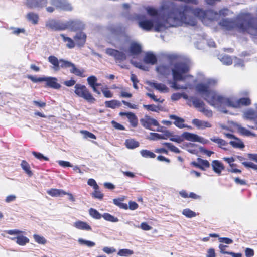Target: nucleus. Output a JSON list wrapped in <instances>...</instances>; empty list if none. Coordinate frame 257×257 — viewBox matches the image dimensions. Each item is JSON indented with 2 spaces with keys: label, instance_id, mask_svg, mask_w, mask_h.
<instances>
[{
  "label": "nucleus",
  "instance_id": "obj_1",
  "mask_svg": "<svg viewBox=\"0 0 257 257\" xmlns=\"http://www.w3.org/2000/svg\"><path fill=\"white\" fill-rule=\"evenodd\" d=\"M217 82L214 79H208L205 83H200L196 85V91L209 104L214 107H220L223 104L237 108V101H234L229 99L217 94L212 89L217 85Z\"/></svg>",
  "mask_w": 257,
  "mask_h": 257
},
{
  "label": "nucleus",
  "instance_id": "obj_2",
  "mask_svg": "<svg viewBox=\"0 0 257 257\" xmlns=\"http://www.w3.org/2000/svg\"><path fill=\"white\" fill-rule=\"evenodd\" d=\"M186 6L173 8L166 16L162 14V28L176 27L183 23H188Z\"/></svg>",
  "mask_w": 257,
  "mask_h": 257
},
{
  "label": "nucleus",
  "instance_id": "obj_3",
  "mask_svg": "<svg viewBox=\"0 0 257 257\" xmlns=\"http://www.w3.org/2000/svg\"><path fill=\"white\" fill-rule=\"evenodd\" d=\"M190 67L189 65L185 62L176 63L172 69V80L170 81V87L175 90L186 89V85H180L177 82L184 81L186 79V74L189 72Z\"/></svg>",
  "mask_w": 257,
  "mask_h": 257
},
{
  "label": "nucleus",
  "instance_id": "obj_4",
  "mask_svg": "<svg viewBox=\"0 0 257 257\" xmlns=\"http://www.w3.org/2000/svg\"><path fill=\"white\" fill-rule=\"evenodd\" d=\"M236 26L242 32L257 36V18L252 17L248 14H243L238 17Z\"/></svg>",
  "mask_w": 257,
  "mask_h": 257
},
{
  "label": "nucleus",
  "instance_id": "obj_5",
  "mask_svg": "<svg viewBox=\"0 0 257 257\" xmlns=\"http://www.w3.org/2000/svg\"><path fill=\"white\" fill-rule=\"evenodd\" d=\"M49 62L53 65V69L57 71L60 68H70V72L74 74L76 76L84 77L83 75L84 71L83 69H79L76 67L75 65L70 61H66L63 59L59 60L57 57L54 56H50L48 58Z\"/></svg>",
  "mask_w": 257,
  "mask_h": 257
},
{
  "label": "nucleus",
  "instance_id": "obj_6",
  "mask_svg": "<svg viewBox=\"0 0 257 257\" xmlns=\"http://www.w3.org/2000/svg\"><path fill=\"white\" fill-rule=\"evenodd\" d=\"M147 13L153 17V20H143L139 22V26L143 29L145 30H150L152 28L156 32H160L161 30V21L158 11L156 9L152 7H147L146 8Z\"/></svg>",
  "mask_w": 257,
  "mask_h": 257
},
{
  "label": "nucleus",
  "instance_id": "obj_7",
  "mask_svg": "<svg viewBox=\"0 0 257 257\" xmlns=\"http://www.w3.org/2000/svg\"><path fill=\"white\" fill-rule=\"evenodd\" d=\"M5 233L10 235H15L16 237H9L11 240L15 241L17 244L21 246H25L29 242V239L23 235L24 231L19 229L5 230Z\"/></svg>",
  "mask_w": 257,
  "mask_h": 257
},
{
  "label": "nucleus",
  "instance_id": "obj_8",
  "mask_svg": "<svg viewBox=\"0 0 257 257\" xmlns=\"http://www.w3.org/2000/svg\"><path fill=\"white\" fill-rule=\"evenodd\" d=\"M74 93L89 103H94L95 99L90 93L87 88L83 85L77 84L74 86Z\"/></svg>",
  "mask_w": 257,
  "mask_h": 257
},
{
  "label": "nucleus",
  "instance_id": "obj_9",
  "mask_svg": "<svg viewBox=\"0 0 257 257\" xmlns=\"http://www.w3.org/2000/svg\"><path fill=\"white\" fill-rule=\"evenodd\" d=\"M48 4V0H27V6L32 9L38 8L39 9L46 7V10L48 12L52 13L54 11V8L53 7H46Z\"/></svg>",
  "mask_w": 257,
  "mask_h": 257
},
{
  "label": "nucleus",
  "instance_id": "obj_10",
  "mask_svg": "<svg viewBox=\"0 0 257 257\" xmlns=\"http://www.w3.org/2000/svg\"><path fill=\"white\" fill-rule=\"evenodd\" d=\"M45 26L48 30L58 31L65 30L66 25L61 21L50 19L46 22Z\"/></svg>",
  "mask_w": 257,
  "mask_h": 257
},
{
  "label": "nucleus",
  "instance_id": "obj_11",
  "mask_svg": "<svg viewBox=\"0 0 257 257\" xmlns=\"http://www.w3.org/2000/svg\"><path fill=\"white\" fill-rule=\"evenodd\" d=\"M141 124L145 127L151 130L159 131L160 127L158 122L154 119L148 116H145L140 120Z\"/></svg>",
  "mask_w": 257,
  "mask_h": 257
},
{
  "label": "nucleus",
  "instance_id": "obj_12",
  "mask_svg": "<svg viewBox=\"0 0 257 257\" xmlns=\"http://www.w3.org/2000/svg\"><path fill=\"white\" fill-rule=\"evenodd\" d=\"M106 53L108 55L114 57L116 61H122L126 59V55L123 52H120L117 50L108 48L106 49Z\"/></svg>",
  "mask_w": 257,
  "mask_h": 257
},
{
  "label": "nucleus",
  "instance_id": "obj_13",
  "mask_svg": "<svg viewBox=\"0 0 257 257\" xmlns=\"http://www.w3.org/2000/svg\"><path fill=\"white\" fill-rule=\"evenodd\" d=\"M66 29L69 28L72 30L76 31L82 30L84 28V24L80 20H71L65 23Z\"/></svg>",
  "mask_w": 257,
  "mask_h": 257
},
{
  "label": "nucleus",
  "instance_id": "obj_14",
  "mask_svg": "<svg viewBox=\"0 0 257 257\" xmlns=\"http://www.w3.org/2000/svg\"><path fill=\"white\" fill-rule=\"evenodd\" d=\"M162 139H169L170 140L180 143L182 142V137H179V135H174L173 133L162 128Z\"/></svg>",
  "mask_w": 257,
  "mask_h": 257
},
{
  "label": "nucleus",
  "instance_id": "obj_15",
  "mask_svg": "<svg viewBox=\"0 0 257 257\" xmlns=\"http://www.w3.org/2000/svg\"><path fill=\"white\" fill-rule=\"evenodd\" d=\"M187 104L190 106L193 105L196 108L198 109L199 110L205 105L203 101L193 96L189 97Z\"/></svg>",
  "mask_w": 257,
  "mask_h": 257
},
{
  "label": "nucleus",
  "instance_id": "obj_16",
  "mask_svg": "<svg viewBox=\"0 0 257 257\" xmlns=\"http://www.w3.org/2000/svg\"><path fill=\"white\" fill-rule=\"evenodd\" d=\"M187 104L190 106L193 105L196 108L198 109L199 110L205 105L203 101L193 96L189 97Z\"/></svg>",
  "mask_w": 257,
  "mask_h": 257
},
{
  "label": "nucleus",
  "instance_id": "obj_17",
  "mask_svg": "<svg viewBox=\"0 0 257 257\" xmlns=\"http://www.w3.org/2000/svg\"><path fill=\"white\" fill-rule=\"evenodd\" d=\"M44 81L46 82V85L56 89L60 88L61 85L57 83V79L55 77H44Z\"/></svg>",
  "mask_w": 257,
  "mask_h": 257
},
{
  "label": "nucleus",
  "instance_id": "obj_18",
  "mask_svg": "<svg viewBox=\"0 0 257 257\" xmlns=\"http://www.w3.org/2000/svg\"><path fill=\"white\" fill-rule=\"evenodd\" d=\"M211 166L213 171L220 175L222 170H224V166L223 164L219 160H215L212 162Z\"/></svg>",
  "mask_w": 257,
  "mask_h": 257
},
{
  "label": "nucleus",
  "instance_id": "obj_19",
  "mask_svg": "<svg viewBox=\"0 0 257 257\" xmlns=\"http://www.w3.org/2000/svg\"><path fill=\"white\" fill-rule=\"evenodd\" d=\"M74 39L77 45L82 46L85 43L86 35L84 33L79 32L77 33L74 37Z\"/></svg>",
  "mask_w": 257,
  "mask_h": 257
},
{
  "label": "nucleus",
  "instance_id": "obj_20",
  "mask_svg": "<svg viewBox=\"0 0 257 257\" xmlns=\"http://www.w3.org/2000/svg\"><path fill=\"white\" fill-rule=\"evenodd\" d=\"M73 226L76 228L80 230L90 231L91 227L86 222L81 220H77L73 223Z\"/></svg>",
  "mask_w": 257,
  "mask_h": 257
},
{
  "label": "nucleus",
  "instance_id": "obj_21",
  "mask_svg": "<svg viewBox=\"0 0 257 257\" xmlns=\"http://www.w3.org/2000/svg\"><path fill=\"white\" fill-rule=\"evenodd\" d=\"M179 137H182V142L185 139L188 141L194 142L200 141V137L198 135L187 132H184L182 135H179Z\"/></svg>",
  "mask_w": 257,
  "mask_h": 257
},
{
  "label": "nucleus",
  "instance_id": "obj_22",
  "mask_svg": "<svg viewBox=\"0 0 257 257\" xmlns=\"http://www.w3.org/2000/svg\"><path fill=\"white\" fill-rule=\"evenodd\" d=\"M192 123L198 128L203 130L207 127H211L212 125L208 121L201 120L198 119H194L192 120Z\"/></svg>",
  "mask_w": 257,
  "mask_h": 257
},
{
  "label": "nucleus",
  "instance_id": "obj_23",
  "mask_svg": "<svg viewBox=\"0 0 257 257\" xmlns=\"http://www.w3.org/2000/svg\"><path fill=\"white\" fill-rule=\"evenodd\" d=\"M120 116H126L129 119L130 122L133 127H136L138 124V119L134 113L132 112H121L119 113Z\"/></svg>",
  "mask_w": 257,
  "mask_h": 257
},
{
  "label": "nucleus",
  "instance_id": "obj_24",
  "mask_svg": "<svg viewBox=\"0 0 257 257\" xmlns=\"http://www.w3.org/2000/svg\"><path fill=\"white\" fill-rule=\"evenodd\" d=\"M192 13L193 15L198 17L202 21L204 20L207 15V11L199 8H197L193 9Z\"/></svg>",
  "mask_w": 257,
  "mask_h": 257
},
{
  "label": "nucleus",
  "instance_id": "obj_25",
  "mask_svg": "<svg viewBox=\"0 0 257 257\" xmlns=\"http://www.w3.org/2000/svg\"><path fill=\"white\" fill-rule=\"evenodd\" d=\"M143 61L146 64L154 65L157 62V58L156 56L152 53L147 52L145 55Z\"/></svg>",
  "mask_w": 257,
  "mask_h": 257
},
{
  "label": "nucleus",
  "instance_id": "obj_26",
  "mask_svg": "<svg viewBox=\"0 0 257 257\" xmlns=\"http://www.w3.org/2000/svg\"><path fill=\"white\" fill-rule=\"evenodd\" d=\"M141 52V46L136 43H132L129 49L130 55L135 56L138 55Z\"/></svg>",
  "mask_w": 257,
  "mask_h": 257
},
{
  "label": "nucleus",
  "instance_id": "obj_27",
  "mask_svg": "<svg viewBox=\"0 0 257 257\" xmlns=\"http://www.w3.org/2000/svg\"><path fill=\"white\" fill-rule=\"evenodd\" d=\"M170 118L172 119L175 120L173 123L177 127L182 128L186 126L184 124L185 120L183 118L179 117L175 115H171L170 116Z\"/></svg>",
  "mask_w": 257,
  "mask_h": 257
},
{
  "label": "nucleus",
  "instance_id": "obj_28",
  "mask_svg": "<svg viewBox=\"0 0 257 257\" xmlns=\"http://www.w3.org/2000/svg\"><path fill=\"white\" fill-rule=\"evenodd\" d=\"M211 141L218 145V147L224 150H227L225 146H227L228 143L224 140L218 137H213L210 139Z\"/></svg>",
  "mask_w": 257,
  "mask_h": 257
},
{
  "label": "nucleus",
  "instance_id": "obj_29",
  "mask_svg": "<svg viewBox=\"0 0 257 257\" xmlns=\"http://www.w3.org/2000/svg\"><path fill=\"white\" fill-rule=\"evenodd\" d=\"M234 148L243 149L245 145L241 139L236 137L229 143Z\"/></svg>",
  "mask_w": 257,
  "mask_h": 257
},
{
  "label": "nucleus",
  "instance_id": "obj_30",
  "mask_svg": "<svg viewBox=\"0 0 257 257\" xmlns=\"http://www.w3.org/2000/svg\"><path fill=\"white\" fill-rule=\"evenodd\" d=\"M245 117L248 120L254 121L255 123L257 121V114L253 110H248L244 113Z\"/></svg>",
  "mask_w": 257,
  "mask_h": 257
},
{
  "label": "nucleus",
  "instance_id": "obj_31",
  "mask_svg": "<svg viewBox=\"0 0 257 257\" xmlns=\"http://www.w3.org/2000/svg\"><path fill=\"white\" fill-rule=\"evenodd\" d=\"M28 20L33 24H37L38 22L39 16L37 14L30 12L27 14L26 16Z\"/></svg>",
  "mask_w": 257,
  "mask_h": 257
},
{
  "label": "nucleus",
  "instance_id": "obj_32",
  "mask_svg": "<svg viewBox=\"0 0 257 257\" xmlns=\"http://www.w3.org/2000/svg\"><path fill=\"white\" fill-rule=\"evenodd\" d=\"M236 101L237 108L242 106H248L251 104V100L248 97L240 98Z\"/></svg>",
  "mask_w": 257,
  "mask_h": 257
},
{
  "label": "nucleus",
  "instance_id": "obj_33",
  "mask_svg": "<svg viewBox=\"0 0 257 257\" xmlns=\"http://www.w3.org/2000/svg\"><path fill=\"white\" fill-rule=\"evenodd\" d=\"M105 106L107 107L115 109L119 107L121 105V102L117 100H112L111 101H107L105 102Z\"/></svg>",
  "mask_w": 257,
  "mask_h": 257
},
{
  "label": "nucleus",
  "instance_id": "obj_34",
  "mask_svg": "<svg viewBox=\"0 0 257 257\" xmlns=\"http://www.w3.org/2000/svg\"><path fill=\"white\" fill-rule=\"evenodd\" d=\"M219 24L221 27L227 30H230L233 28V22L228 19H223Z\"/></svg>",
  "mask_w": 257,
  "mask_h": 257
},
{
  "label": "nucleus",
  "instance_id": "obj_35",
  "mask_svg": "<svg viewBox=\"0 0 257 257\" xmlns=\"http://www.w3.org/2000/svg\"><path fill=\"white\" fill-rule=\"evenodd\" d=\"M47 193L52 197H57L65 193V192L61 189H51L47 191Z\"/></svg>",
  "mask_w": 257,
  "mask_h": 257
},
{
  "label": "nucleus",
  "instance_id": "obj_36",
  "mask_svg": "<svg viewBox=\"0 0 257 257\" xmlns=\"http://www.w3.org/2000/svg\"><path fill=\"white\" fill-rule=\"evenodd\" d=\"M238 131L239 133L244 136H253L255 137L256 135L251 132L250 131L248 130L247 128L242 127L241 126H238L237 127Z\"/></svg>",
  "mask_w": 257,
  "mask_h": 257
},
{
  "label": "nucleus",
  "instance_id": "obj_37",
  "mask_svg": "<svg viewBox=\"0 0 257 257\" xmlns=\"http://www.w3.org/2000/svg\"><path fill=\"white\" fill-rule=\"evenodd\" d=\"M60 36L62 38L63 40L67 42L66 46L68 48L71 49L74 47L75 43L71 38L65 36L64 34H61Z\"/></svg>",
  "mask_w": 257,
  "mask_h": 257
},
{
  "label": "nucleus",
  "instance_id": "obj_38",
  "mask_svg": "<svg viewBox=\"0 0 257 257\" xmlns=\"http://www.w3.org/2000/svg\"><path fill=\"white\" fill-rule=\"evenodd\" d=\"M125 145L127 148L134 149L139 146V143L134 139H130L125 141Z\"/></svg>",
  "mask_w": 257,
  "mask_h": 257
},
{
  "label": "nucleus",
  "instance_id": "obj_39",
  "mask_svg": "<svg viewBox=\"0 0 257 257\" xmlns=\"http://www.w3.org/2000/svg\"><path fill=\"white\" fill-rule=\"evenodd\" d=\"M133 253L134 252L132 250L128 249H121L118 251L117 255L120 256L128 257L133 254Z\"/></svg>",
  "mask_w": 257,
  "mask_h": 257
},
{
  "label": "nucleus",
  "instance_id": "obj_40",
  "mask_svg": "<svg viewBox=\"0 0 257 257\" xmlns=\"http://www.w3.org/2000/svg\"><path fill=\"white\" fill-rule=\"evenodd\" d=\"M78 242L80 245H85L88 247H92L95 245V242L90 240H85L82 238H79Z\"/></svg>",
  "mask_w": 257,
  "mask_h": 257
},
{
  "label": "nucleus",
  "instance_id": "obj_41",
  "mask_svg": "<svg viewBox=\"0 0 257 257\" xmlns=\"http://www.w3.org/2000/svg\"><path fill=\"white\" fill-rule=\"evenodd\" d=\"M21 165L23 169L29 176H31L32 175L33 173L30 170V165L26 161L23 160L21 162Z\"/></svg>",
  "mask_w": 257,
  "mask_h": 257
},
{
  "label": "nucleus",
  "instance_id": "obj_42",
  "mask_svg": "<svg viewBox=\"0 0 257 257\" xmlns=\"http://www.w3.org/2000/svg\"><path fill=\"white\" fill-rule=\"evenodd\" d=\"M33 238L36 242L38 244L44 245L47 243V240L42 236L35 234Z\"/></svg>",
  "mask_w": 257,
  "mask_h": 257
},
{
  "label": "nucleus",
  "instance_id": "obj_43",
  "mask_svg": "<svg viewBox=\"0 0 257 257\" xmlns=\"http://www.w3.org/2000/svg\"><path fill=\"white\" fill-rule=\"evenodd\" d=\"M162 144L171 152L176 153H179L180 152V150L171 143H163Z\"/></svg>",
  "mask_w": 257,
  "mask_h": 257
},
{
  "label": "nucleus",
  "instance_id": "obj_44",
  "mask_svg": "<svg viewBox=\"0 0 257 257\" xmlns=\"http://www.w3.org/2000/svg\"><path fill=\"white\" fill-rule=\"evenodd\" d=\"M60 9L64 11H71L73 10V7L69 2L65 0H63Z\"/></svg>",
  "mask_w": 257,
  "mask_h": 257
},
{
  "label": "nucleus",
  "instance_id": "obj_45",
  "mask_svg": "<svg viewBox=\"0 0 257 257\" xmlns=\"http://www.w3.org/2000/svg\"><path fill=\"white\" fill-rule=\"evenodd\" d=\"M140 154L143 157L146 158H154L156 156V155L154 153L147 150H141Z\"/></svg>",
  "mask_w": 257,
  "mask_h": 257
},
{
  "label": "nucleus",
  "instance_id": "obj_46",
  "mask_svg": "<svg viewBox=\"0 0 257 257\" xmlns=\"http://www.w3.org/2000/svg\"><path fill=\"white\" fill-rule=\"evenodd\" d=\"M197 161L199 163L200 166L201 167L200 169L202 170H205L206 168H209L210 163L207 160L198 158Z\"/></svg>",
  "mask_w": 257,
  "mask_h": 257
},
{
  "label": "nucleus",
  "instance_id": "obj_47",
  "mask_svg": "<svg viewBox=\"0 0 257 257\" xmlns=\"http://www.w3.org/2000/svg\"><path fill=\"white\" fill-rule=\"evenodd\" d=\"M102 217L105 220L112 222H117L118 221L117 218L115 217L109 213H104L102 215Z\"/></svg>",
  "mask_w": 257,
  "mask_h": 257
},
{
  "label": "nucleus",
  "instance_id": "obj_48",
  "mask_svg": "<svg viewBox=\"0 0 257 257\" xmlns=\"http://www.w3.org/2000/svg\"><path fill=\"white\" fill-rule=\"evenodd\" d=\"M89 213L91 217L96 219H100L102 216L96 209L93 208H90L89 210Z\"/></svg>",
  "mask_w": 257,
  "mask_h": 257
},
{
  "label": "nucleus",
  "instance_id": "obj_49",
  "mask_svg": "<svg viewBox=\"0 0 257 257\" xmlns=\"http://www.w3.org/2000/svg\"><path fill=\"white\" fill-rule=\"evenodd\" d=\"M182 214L188 218H192L196 216V213L190 209H184L183 210Z\"/></svg>",
  "mask_w": 257,
  "mask_h": 257
},
{
  "label": "nucleus",
  "instance_id": "obj_50",
  "mask_svg": "<svg viewBox=\"0 0 257 257\" xmlns=\"http://www.w3.org/2000/svg\"><path fill=\"white\" fill-rule=\"evenodd\" d=\"M221 62L225 65H230L232 64V59L231 57L228 55H224L221 59Z\"/></svg>",
  "mask_w": 257,
  "mask_h": 257
},
{
  "label": "nucleus",
  "instance_id": "obj_51",
  "mask_svg": "<svg viewBox=\"0 0 257 257\" xmlns=\"http://www.w3.org/2000/svg\"><path fill=\"white\" fill-rule=\"evenodd\" d=\"M131 63L135 67L142 69L145 71H148L149 70V67L144 65L141 62H137L136 61H134L133 60L131 61Z\"/></svg>",
  "mask_w": 257,
  "mask_h": 257
},
{
  "label": "nucleus",
  "instance_id": "obj_52",
  "mask_svg": "<svg viewBox=\"0 0 257 257\" xmlns=\"http://www.w3.org/2000/svg\"><path fill=\"white\" fill-rule=\"evenodd\" d=\"M230 167V168L227 169L228 172L234 173H241V170L237 168V165L236 164L233 163Z\"/></svg>",
  "mask_w": 257,
  "mask_h": 257
},
{
  "label": "nucleus",
  "instance_id": "obj_53",
  "mask_svg": "<svg viewBox=\"0 0 257 257\" xmlns=\"http://www.w3.org/2000/svg\"><path fill=\"white\" fill-rule=\"evenodd\" d=\"M80 132L82 135H83V137L85 139L90 138L92 139H96V136L93 134L87 131L82 130Z\"/></svg>",
  "mask_w": 257,
  "mask_h": 257
},
{
  "label": "nucleus",
  "instance_id": "obj_54",
  "mask_svg": "<svg viewBox=\"0 0 257 257\" xmlns=\"http://www.w3.org/2000/svg\"><path fill=\"white\" fill-rule=\"evenodd\" d=\"M143 107L147 110L154 112H158L160 110V108L155 105H143Z\"/></svg>",
  "mask_w": 257,
  "mask_h": 257
},
{
  "label": "nucleus",
  "instance_id": "obj_55",
  "mask_svg": "<svg viewBox=\"0 0 257 257\" xmlns=\"http://www.w3.org/2000/svg\"><path fill=\"white\" fill-rule=\"evenodd\" d=\"M33 155L38 159L40 160H44L45 161H48L49 158L44 156L42 154L39 152H33Z\"/></svg>",
  "mask_w": 257,
  "mask_h": 257
},
{
  "label": "nucleus",
  "instance_id": "obj_56",
  "mask_svg": "<svg viewBox=\"0 0 257 257\" xmlns=\"http://www.w3.org/2000/svg\"><path fill=\"white\" fill-rule=\"evenodd\" d=\"M199 111L203 113L207 117H211L212 116V111L210 109H206L205 106L202 109H199Z\"/></svg>",
  "mask_w": 257,
  "mask_h": 257
},
{
  "label": "nucleus",
  "instance_id": "obj_57",
  "mask_svg": "<svg viewBox=\"0 0 257 257\" xmlns=\"http://www.w3.org/2000/svg\"><path fill=\"white\" fill-rule=\"evenodd\" d=\"M87 81L90 86H94L97 81V79L95 76H91L87 78Z\"/></svg>",
  "mask_w": 257,
  "mask_h": 257
},
{
  "label": "nucleus",
  "instance_id": "obj_58",
  "mask_svg": "<svg viewBox=\"0 0 257 257\" xmlns=\"http://www.w3.org/2000/svg\"><path fill=\"white\" fill-rule=\"evenodd\" d=\"M28 78L30 79L33 82L36 83L38 82H42L44 81V77H37L35 76H33L31 75H29L28 76Z\"/></svg>",
  "mask_w": 257,
  "mask_h": 257
},
{
  "label": "nucleus",
  "instance_id": "obj_59",
  "mask_svg": "<svg viewBox=\"0 0 257 257\" xmlns=\"http://www.w3.org/2000/svg\"><path fill=\"white\" fill-rule=\"evenodd\" d=\"M148 138L151 140H157L161 139V136L156 133H151L150 135L148 137Z\"/></svg>",
  "mask_w": 257,
  "mask_h": 257
},
{
  "label": "nucleus",
  "instance_id": "obj_60",
  "mask_svg": "<svg viewBox=\"0 0 257 257\" xmlns=\"http://www.w3.org/2000/svg\"><path fill=\"white\" fill-rule=\"evenodd\" d=\"M87 183L89 185L92 186L94 189H98L99 186L97 184L96 182L93 179H89Z\"/></svg>",
  "mask_w": 257,
  "mask_h": 257
},
{
  "label": "nucleus",
  "instance_id": "obj_61",
  "mask_svg": "<svg viewBox=\"0 0 257 257\" xmlns=\"http://www.w3.org/2000/svg\"><path fill=\"white\" fill-rule=\"evenodd\" d=\"M102 250L107 254H111L116 252V249L113 247H104L103 248Z\"/></svg>",
  "mask_w": 257,
  "mask_h": 257
},
{
  "label": "nucleus",
  "instance_id": "obj_62",
  "mask_svg": "<svg viewBox=\"0 0 257 257\" xmlns=\"http://www.w3.org/2000/svg\"><path fill=\"white\" fill-rule=\"evenodd\" d=\"M219 241L220 242L225 243L227 244H231L233 243V240L227 237H221L219 238Z\"/></svg>",
  "mask_w": 257,
  "mask_h": 257
},
{
  "label": "nucleus",
  "instance_id": "obj_63",
  "mask_svg": "<svg viewBox=\"0 0 257 257\" xmlns=\"http://www.w3.org/2000/svg\"><path fill=\"white\" fill-rule=\"evenodd\" d=\"M62 1L63 0H50V3L51 5L56 8H60Z\"/></svg>",
  "mask_w": 257,
  "mask_h": 257
},
{
  "label": "nucleus",
  "instance_id": "obj_64",
  "mask_svg": "<svg viewBox=\"0 0 257 257\" xmlns=\"http://www.w3.org/2000/svg\"><path fill=\"white\" fill-rule=\"evenodd\" d=\"M95 191L93 193V196L96 198L101 199L103 198V195L98 189H94Z\"/></svg>",
  "mask_w": 257,
  "mask_h": 257
}]
</instances>
